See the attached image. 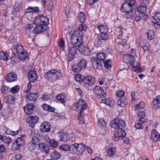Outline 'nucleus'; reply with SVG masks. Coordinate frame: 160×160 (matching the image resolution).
<instances>
[{
  "label": "nucleus",
  "instance_id": "5701e85b",
  "mask_svg": "<svg viewBox=\"0 0 160 160\" xmlns=\"http://www.w3.org/2000/svg\"><path fill=\"white\" fill-rule=\"evenodd\" d=\"M26 101H35L38 97L37 93H28L26 96Z\"/></svg>",
  "mask_w": 160,
  "mask_h": 160
},
{
  "label": "nucleus",
  "instance_id": "4468645a",
  "mask_svg": "<svg viewBox=\"0 0 160 160\" xmlns=\"http://www.w3.org/2000/svg\"><path fill=\"white\" fill-rule=\"evenodd\" d=\"M126 135L124 130L118 129V131L115 132L112 139L114 141H118L120 138H122Z\"/></svg>",
  "mask_w": 160,
  "mask_h": 160
},
{
  "label": "nucleus",
  "instance_id": "473e14b6",
  "mask_svg": "<svg viewBox=\"0 0 160 160\" xmlns=\"http://www.w3.org/2000/svg\"><path fill=\"white\" fill-rule=\"evenodd\" d=\"M4 130L7 134L12 135V136H14L15 135L18 134L19 132V130H17L16 131L14 132L12 131L10 129L5 127L4 128Z\"/></svg>",
  "mask_w": 160,
  "mask_h": 160
},
{
  "label": "nucleus",
  "instance_id": "a878e982",
  "mask_svg": "<svg viewBox=\"0 0 160 160\" xmlns=\"http://www.w3.org/2000/svg\"><path fill=\"white\" fill-rule=\"evenodd\" d=\"M56 98L58 100L60 101L62 103H65L67 100V95L64 93L59 94L56 96Z\"/></svg>",
  "mask_w": 160,
  "mask_h": 160
},
{
  "label": "nucleus",
  "instance_id": "3c124183",
  "mask_svg": "<svg viewBox=\"0 0 160 160\" xmlns=\"http://www.w3.org/2000/svg\"><path fill=\"white\" fill-rule=\"evenodd\" d=\"M19 86L18 85H16L10 89V92L13 94L15 93L18 92L19 89Z\"/></svg>",
  "mask_w": 160,
  "mask_h": 160
},
{
  "label": "nucleus",
  "instance_id": "a18cd8bd",
  "mask_svg": "<svg viewBox=\"0 0 160 160\" xmlns=\"http://www.w3.org/2000/svg\"><path fill=\"white\" fill-rule=\"evenodd\" d=\"M111 61L110 59H108L106 61H104L103 62L104 63V66L106 69L109 70L111 69L112 66L109 64V63Z\"/></svg>",
  "mask_w": 160,
  "mask_h": 160
},
{
  "label": "nucleus",
  "instance_id": "ddd939ff",
  "mask_svg": "<svg viewBox=\"0 0 160 160\" xmlns=\"http://www.w3.org/2000/svg\"><path fill=\"white\" fill-rule=\"evenodd\" d=\"M82 82L87 86H91L95 84L96 79L92 76L88 75L82 79Z\"/></svg>",
  "mask_w": 160,
  "mask_h": 160
},
{
  "label": "nucleus",
  "instance_id": "7ed1b4c3",
  "mask_svg": "<svg viewBox=\"0 0 160 160\" xmlns=\"http://www.w3.org/2000/svg\"><path fill=\"white\" fill-rule=\"evenodd\" d=\"M79 52L82 54L86 56H90L95 53L94 47L93 45H89L87 46L84 45L83 42L78 48Z\"/></svg>",
  "mask_w": 160,
  "mask_h": 160
},
{
  "label": "nucleus",
  "instance_id": "58836bf2",
  "mask_svg": "<svg viewBox=\"0 0 160 160\" xmlns=\"http://www.w3.org/2000/svg\"><path fill=\"white\" fill-rule=\"evenodd\" d=\"M123 28L121 27H118L116 29L115 33L117 35L118 38L122 36L123 34Z\"/></svg>",
  "mask_w": 160,
  "mask_h": 160
},
{
  "label": "nucleus",
  "instance_id": "c85d7f7f",
  "mask_svg": "<svg viewBox=\"0 0 160 160\" xmlns=\"http://www.w3.org/2000/svg\"><path fill=\"white\" fill-rule=\"evenodd\" d=\"M38 147L42 151H45L46 153H48L49 149L48 146L45 143L41 142L39 144Z\"/></svg>",
  "mask_w": 160,
  "mask_h": 160
},
{
  "label": "nucleus",
  "instance_id": "b1692460",
  "mask_svg": "<svg viewBox=\"0 0 160 160\" xmlns=\"http://www.w3.org/2000/svg\"><path fill=\"white\" fill-rule=\"evenodd\" d=\"M137 10L139 14H141L142 16H145V18H143L144 19L147 18V14L145 13L147 11V8L141 5L138 8Z\"/></svg>",
  "mask_w": 160,
  "mask_h": 160
},
{
  "label": "nucleus",
  "instance_id": "864d4df0",
  "mask_svg": "<svg viewBox=\"0 0 160 160\" xmlns=\"http://www.w3.org/2000/svg\"><path fill=\"white\" fill-rule=\"evenodd\" d=\"M49 142L51 146L53 148H56L58 146V142L53 139L49 140Z\"/></svg>",
  "mask_w": 160,
  "mask_h": 160
},
{
  "label": "nucleus",
  "instance_id": "e2e57ef3",
  "mask_svg": "<svg viewBox=\"0 0 160 160\" xmlns=\"http://www.w3.org/2000/svg\"><path fill=\"white\" fill-rule=\"evenodd\" d=\"M39 142V140L37 137L33 136L32 139V143L35 145L38 144Z\"/></svg>",
  "mask_w": 160,
  "mask_h": 160
},
{
  "label": "nucleus",
  "instance_id": "c756f323",
  "mask_svg": "<svg viewBox=\"0 0 160 160\" xmlns=\"http://www.w3.org/2000/svg\"><path fill=\"white\" fill-rule=\"evenodd\" d=\"M50 156L52 160H57L60 158L61 155L58 152L54 151L50 154Z\"/></svg>",
  "mask_w": 160,
  "mask_h": 160
},
{
  "label": "nucleus",
  "instance_id": "338daca9",
  "mask_svg": "<svg viewBox=\"0 0 160 160\" xmlns=\"http://www.w3.org/2000/svg\"><path fill=\"white\" fill-rule=\"evenodd\" d=\"M64 45V41L63 39L61 38L58 43V46L59 47L63 48L65 47Z\"/></svg>",
  "mask_w": 160,
  "mask_h": 160
},
{
  "label": "nucleus",
  "instance_id": "72a5a7b5",
  "mask_svg": "<svg viewBox=\"0 0 160 160\" xmlns=\"http://www.w3.org/2000/svg\"><path fill=\"white\" fill-rule=\"evenodd\" d=\"M15 99V98L11 95H8L5 98L6 102L10 104H12L14 102Z\"/></svg>",
  "mask_w": 160,
  "mask_h": 160
},
{
  "label": "nucleus",
  "instance_id": "c9c22d12",
  "mask_svg": "<svg viewBox=\"0 0 160 160\" xmlns=\"http://www.w3.org/2000/svg\"><path fill=\"white\" fill-rule=\"evenodd\" d=\"M107 154L109 157H111L114 155L116 153V148L110 147L107 150Z\"/></svg>",
  "mask_w": 160,
  "mask_h": 160
},
{
  "label": "nucleus",
  "instance_id": "9d476101",
  "mask_svg": "<svg viewBox=\"0 0 160 160\" xmlns=\"http://www.w3.org/2000/svg\"><path fill=\"white\" fill-rule=\"evenodd\" d=\"M93 92L95 94L97 95L98 97L99 98H105L107 96V94L104 92L103 89L99 86L95 87L93 89Z\"/></svg>",
  "mask_w": 160,
  "mask_h": 160
},
{
  "label": "nucleus",
  "instance_id": "4d7b16f0",
  "mask_svg": "<svg viewBox=\"0 0 160 160\" xmlns=\"http://www.w3.org/2000/svg\"><path fill=\"white\" fill-rule=\"evenodd\" d=\"M11 141L12 139L10 138L4 136L2 141L7 144H9Z\"/></svg>",
  "mask_w": 160,
  "mask_h": 160
},
{
  "label": "nucleus",
  "instance_id": "603ef678",
  "mask_svg": "<svg viewBox=\"0 0 160 160\" xmlns=\"http://www.w3.org/2000/svg\"><path fill=\"white\" fill-rule=\"evenodd\" d=\"M21 4L18 2H16L13 7L14 10L16 12L18 11L21 8Z\"/></svg>",
  "mask_w": 160,
  "mask_h": 160
},
{
  "label": "nucleus",
  "instance_id": "f257e3e1",
  "mask_svg": "<svg viewBox=\"0 0 160 160\" xmlns=\"http://www.w3.org/2000/svg\"><path fill=\"white\" fill-rule=\"evenodd\" d=\"M122 61L126 63H130L131 67L134 68V71L138 72H142V69L138 62L135 61L134 56L131 54H126L123 57Z\"/></svg>",
  "mask_w": 160,
  "mask_h": 160
},
{
  "label": "nucleus",
  "instance_id": "de8ad7c7",
  "mask_svg": "<svg viewBox=\"0 0 160 160\" xmlns=\"http://www.w3.org/2000/svg\"><path fill=\"white\" fill-rule=\"evenodd\" d=\"M16 50L17 54L21 52H23V51H24L23 46L19 44L16 46Z\"/></svg>",
  "mask_w": 160,
  "mask_h": 160
},
{
  "label": "nucleus",
  "instance_id": "49530a36",
  "mask_svg": "<svg viewBox=\"0 0 160 160\" xmlns=\"http://www.w3.org/2000/svg\"><path fill=\"white\" fill-rule=\"evenodd\" d=\"M138 116L140 118V120L142 122H144L145 121L144 117L145 116V113L143 111H139L138 113Z\"/></svg>",
  "mask_w": 160,
  "mask_h": 160
},
{
  "label": "nucleus",
  "instance_id": "2f4dec72",
  "mask_svg": "<svg viewBox=\"0 0 160 160\" xmlns=\"http://www.w3.org/2000/svg\"><path fill=\"white\" fill-rule=\"evenodd\" d=\"M39 8L37 7H32L30 6L25 10L26 14L29 12H36L38 11Z\"/></svg>",
  "mask_w": 160,
  "mask_h": 160
},
{
  "label": "nucleus",
  "instance_id": "f03ea898",
  "mask_svg": "<svg viewBox=\"0 0 160 160\" xmlns=\"http://www.w3.org/2000/svg\"><path fill=\"white\" fill-rule=\"evenodd\" d=\"M83 32L75 31L71 35V43L73 46L78 48L83 42Z\"/></svg>",
  "mask_w": 160,
  "mask_h": 160
},
{
  "label": "nucleus",
  "instance_id": "6e6d98bb",
  "mask_svg": "<svg viewBox=\"0 0 160 160\" xmlns=\"http://www.w3.org/2000/svg\"><path fill=\"white\" fill-rule=\"evenodd\" d=\"M144 103L143 102H140L138 104L135 106V109L137 110L139 108H142L144 107Z\"/></svg>",
  "mask_w": 160,
  "mask_h": 160
},
{
  "label": "nucleus",
  "instance_id": "dca6fc26",
  "mask_svg": "<svg viewBox=\"0 0 160 160\" xmlns=\"http://www.w3.org/2000/svg\"><path fill=\"white\" fill-rule=\"evenodd\" d=\"M155 21L152 22V24L156 28H158L160 27V13L157 12L153 16Z\"/></svg>",
  "mask_w": 160,
  "mask_h": 160
},
{
  "label": "nucleus",
  "instance_id": "5fc2aeb1",
  "mask_svg": "<svg viewBox=\"0 0 160 160\" xmlns=\"http://www.w3.org/2000/svg\"><path fill=\"white\" fill-rule=\"evenodd\" d=\"M106 122L102 118H100L98 120V125L100 127H104L105 126Z\"/></svg>",
  "mask_w": 160,
  "mask_h": 160
},
{
  "label": "nucleus",
  "instance_id": "e433bc0d",
  "mask_svg": "<svg viewBox=\"0 0 160 160\" xmlns=\"http://www.w3.org/2000/svg\"><path fill=\"white\" fill-rule=\"evenodd\" d=\"M98 28L101 33H107L108 31V29L107 26L104 25H99Z\"/></svg>",
  "mask_w": 160,
  "mask_h": 160
},
{
  "label": "nucleus",
  "instance_id": "13d9d810",
  "mask_svg": "<svg viewBox=\"0 0 160 160\" xmlns=\"http://www.w3.org/2000/svg\"><path fill=\"white\" fill-rule=\"evenodd\" d=\"M1 90L2 93H7L9 91V88L5 85H2Z\"/></svg>",
  "mask_w": 160,
  "mask_h": 160
},
{
  "label": "nucleus",
  "instance_id": "37998d69",
  "mask_svg": "<svg viewBox=\"0 0 160 160\" xmlns=\"http://www.w3.org/2000/svg\"><path fill=\"white\" fill-rule=\"evenodd\" d=\"M59 149L62 151L66 152L68 150H70V148L69 145L67 144H63L61 145L59 147Z\"/></svg>",
  "mask_w": 160,
  "mask_h": 160
},
{
  "label": "nucleus",
  "instance_id": "8fccbe9b",
  "mask_svg": "<svg viewBox=\"0 0 160 160\" xmlns=\"http://www.w3.org/2000/svg\"><path fill=\"white\" fill-rule=\"evenodd\" d=\"M87 29V26L85 24L81 23L79 25L78 29V32H82V31H85Z\"/></svg>",
  "mask_w": 160,
  "mask_h": 160
},
{
  "label": "nucleus",
  "instance_id": "cd10ccee",
  "mask_svg": "<svg viewBox=\"0 0 160 160\" xmlns=\"http://www.w3.org/2000/svg\"><path fill=\"white\" fill-rule=\"evenodd\" d=\"M160 138L159 133L155 129L152 130L151 132V138L154 141H157Z\"/></svg>",
  "mask_w": 160,
  "mask_h": 160
},
{
  "label": "nucleus",
  "instance_id": "9b49d317",
  "mask_svg": "<svg viewBox=\"0 0 160 160\" xmlns=\"http://www.w3.org/2000/svg\"><path fill=\"white\" fill-rule=\"evenodd\" d=\"M92 66L96 69L101 70L103 68L102 62L94 57H92L90 59Z\"/></svg>",
  "mask_w": 160,
  "mask_h": 160
},
{
  "label": "nucleus",
  "instance_id": "1a4fd4ad",
  "mask_svg": "<svg viewBox=\"0 0 160 160\" xmlns=\"http://www.w3.org/2000/svg\"><path fill=\"white\" fill-rule=\"evenodd\" d=\"M49 20L46 17L42 15L38 16L36 17L35 20L34 21V23L36 24H42V26L45 25L48 26L47 24L48 23Z\"/></svg>",
  "mask_w": 160,
  "mask_h": 160
},
{
  "label": "nucleus",
  "instance_id": "a19ab883",
  "mask_svg": "<svg viewBox=\"0 0 160 160\" xmlns=\"http://www.w3.org/2000/svg\"><path fill=\"white\" fill-rule=\"evenodd\" d=\"M58 135L60 137L61 140L62 141L65 142L68 141V138L67 134L64 133V132H61L59 133Z\"/></svg>",
  "mask_w": 160,
  "mask_h": 160
},
{
  "label": "nucleus",
  "instance_id": "412c9836",
  "mask_svg": "<svg viewBox=\"0 0 160 160\" xmlns=\"http://www.w3.org/2000/svg\"><path fill=\"white\" fill-rule=\"evenodd\" d=\"M50 124L47 122H45L43 123L40 127V130L41 132H45L50 131Z\"/></svg>",
  "mask_w": 160,
  "mask_h": 160
},
{
  "label": "nucleus",
  "instance_id": "aec40b11",
  "mask_svg": "<svg viewBox=\"0 0 160 160\" xmlns=\"http://www.w3.org/2000/svg\"><path fill=\"white\" fill-rule=\"evenodd\" d=\"M77 102L79 109L81 108L80 111V114H81V113H82L83 111L87 109V105L82 99H80L78 102Z\"/></svg>",
  "mask_w": 160,
  "mask_h": 160
},
{
  "label": "nucleus",
  "instance_id": "bf43d9fd",
  "mask_svg": "<svg viewBox=\"0 0 160 160\" xmlns=\"http://www.w3.org/2000/svg\"><path fill=\"white\" fill-rule=\"evenodd\" d=\"M124 92L122 91H118L117 92V96L119 98H124Z\"/></svg>",
  "mask_w": 160,
  "mask_h": 160
},
{
  "label": "nucleus",
  "instance_id": "f3484780",
  "mask_svg": "<svg viewBox=\"0 0 160 160\" xmlns=\"http://www.w3.org/2000/svg\"><path fill=\"white\" fill-rule=\"evenodd\" d=\"M151 105L153 108L155 109L160 108V96H158L154 98Z\"/></svg>",
  "mask_w": 160,
  "mask_h": 160
},
{
  "label": "nucleus",
  "instance_id": "052dcab7",
  "mask_svg": "<svg viewBox=\"0 0 160 160\" xmlns=\"http://www.w3.org/2000/svg\"><path fill=\"white\" fill-rule=\"evenodd\" d=\"M144 122H142L139 120V121H138L137 122L135 125V127L137 129H142L143 128V127L142 126V124Z\"/></svg>",
  "mask_w": 160,
  "mask_h": 160
},
{
  "label": "nucleus",
  "instance_id": "2eb2a0df",
  "mask_svg": "<svg viewBox=\"0 0 160 160\" xmlns=\"http://www.w3.org/2000/svg\"><path fill=\"white\" fill-rule=\"evenodd\" d=\"M38 120V117L36 116H30L26 119V121L28 122L30 126L31 127H33L35 124L37 123Z\"/></svg>",
  "mask_w": 160,
  "mask_h": 160
},
{
  "label": "nucleus",
  "instance_id": "7c9ffc66",
  "mask_svg": "<svg viewBox=\"0 0 160 160\" xmlns=\"http://www.w3.org/2000/svg\"><path fill=\"white\" fill-rule=\"evenodd\" d=\"M98 38L100 42H102L107 40L108 36L107 33H100L98 35Z\"/></svg>",
  "mask_w": 160,
  "mask_h": 160
},
{
  "label": "nucleus",
  "instance_id": "f704fd0d",
  "mask_svg": "<svg viewBox=\"0 0 160 160\" xmlns=\"http://www.w3.org/2000/svg\"><path fill=\"white\" fill-rule=\"evenodd\" d=\"M43 109L49 112H53L55 110V108L47 104H44L42 106Z\"/></svg>",
  "mask_w": 160,
  "mask_h": 160
},
{
  "label": "nucleus",
  "instance_id": "680f3d73",
  "mask_svg": "<svg viewBox=\"0 0 160 160\" xmlns=\"http://www.w3.org/2000/svg\"><path fill=\"white\" fill-rule=\"evenodd\" d=\"M21 146L18 144V143L15 141L12 144V149L17 150L19 149L20 147Z\"/></svg>",
  "mask_w": 160,
  "mask_h": 160
},
{
  "label": "nucleus",
  "instance_id": "393cba45",
  "mask_svg": "<svg viewBox=\"0 0 160 160\" xmlns=\"http://www.w3.org/2000/svg\"><path fill=\"white\" fill-rule=\"evenodd\" d=\"M23 108L25 112L27 114H31L33 111V105L32 104H27Z\"/></svg>",
  "mask_w": 160,
  "mask_h": 160
},
{
  "label": "nucleus",
  "instance_id": "bb28decb",
  "mask_svg": "<svg viewBox=\"0 0 160 160\" xmlns=\"http://www.w3.org/2000/svg\"><path fill=\"white\" fill-rule=\"evenodd\" d=\"M127 103V99L125 98H118L117 102V105L122 107H125Z\"/></svg>",
  "mask_w": 160,
  "mask_h": 160
},
{
  "label": "nucleus",
  "instance_id": "6ab92c4d",
  "mask_svg": "<svg viewBox=\"0 0 160 160\" xmlns=\"http://www.w3.org/2000/svg\"><path fill=\"white\" fill-rule=\"evenodd\" d=\"M28 78L30 82H34L37 78V73L34 71H30L28 73Z\"/></svg>",
  "mask_w": 160,
  "mask_h": 160
},
{
  "label": "nucleus",
  "instance_id": "4c0bfd02",
  "mask_svg": "<svg viewBox=\"0 0 160 160\" xmlns=\"http://www.w3.org/2000/svg\"><path fill=\"white\" fill-rule=\"evenodd\" d=\"M18 58L21 60H24L27 57V53L25 51H23V52L19 53L18 54Z\"/></svg>",
  "mask_w": 160,
  "mask_h": 160
},
{
  "label": "nucleus",
  "instance_id": "c03bdc74",
  "mask_svg": "<svg viewBox=\"0 0 160 160\" xmlns=\"http://www.w3.org/2000/svg\"><path fill=\"white\" fill-rule=\"evenodd\" d=\"M8 56L7 52H0V58L4 60L7 61L8 60Z\"/></svg>",
  "mask_w": 160,
  "mask_h": 160
},
{
  "label": "nucleus",
  "instance_id": "0eeeda50",
  "mask_svg": "<svg viewBox=\"0 0 160 160\" xmlns=\"http://www.w3.org/2000/svg\"><path fill=\"white\" fill-rule=\"evenodd\" d=\"M87 63L84 59H81L80 62L74 64L72 67V71L75 72H78L86 68Z\"/></svg>",
  "mask_w": 160,
  "mask_h": 160
},
{
  "label": "nucleus",
  "instance_id": "ea45409f",
  "mask_svg": "<svg viewBox=\"0 0 160 160\" xmlns=\"http://www.w3.org/2000/svg\"><path fill=\"white\" fill-rule=\"evenodd\" d=\"M78 19L80 22L82 23L84 22L86 20L85 16L83 12H80L78 14Z\"/></svg>",
  "mask_w": 160,
  "mask_h": 160
},
{
  "label": "nucleus",
  "instance_id": "39448f33",
  "mask_svg": "<svg viewBox=\"0 0 160 160\" xmlns=\"http://www.w3.org/2000/svg\"><path fill=\"white\" fill-rule=\"evenodd\" d=\"M111 127L115 129H122L124 128L126 126L125 121L121 119H116L111 122Z\"/></svg>",
  "mask_w": 160,
  "mask_h": 160
},
{
  "label": "nucleus",
  "instance_id": "f8f14e48",
  "mask_svg": "<svg viewBox=\"0 0 160 160\" xmlns=\"http://www.w3.org/2000/svg\"><path fill=\"white\" fill-rule=\"evenodd\" d=\"M77 47L73 46L68 49V52L67 58L68 61L70 62L74 58V56L77 51Z\"/></svg>",
  "mask_w": 160,
  "mask_h": 160
},
{
  "label": "nucleus",
  "instance_id": "4be33fe9",
  "mask_svg": "<svg viewBox=\"0 0 160 160\" xmlns=\"http://www.w3.org/2000/svg\"><path fill=\"white\" fill-rule=\"evenodd\" d=\"M17 79V75L13 72H11L8 74L6 77V79L8 82H12Z\"/></svg>",
  "mask_w": 160,
  "mask_h": 160
},
{
  "label": "nucleus",
  "instance_id": "20e7f679",
  "mask_svg": "<svg viewBox=\"0 0 160 160\" xmlns=\"http://www.w3.org/2000/svg\"><path fill=\"white\" fill-rule=\"evenodd\" d=\"M86 149L85 145L82 143H75L72 145L70 149L71 153L73 154L82 155Z\"/></svg>",
  "mask_w": 160,
  "mask_h": 160
},
{
  "label": "nucleus",
  "instance_id": "69168bd1",
  "mask_svg": "<svg viewBox=\"0 0 160 160\" xmlns=\"http://www.w3.org/2000/svg\"><path fill=\"white\" fill-rule=\"evenodd\" d=\"M71 108L73 110L76 111L78 110L79 109L77 102L74 103L72 106Z\"/></svg>",
  "mask_w": 160,
  "mask_h": 160
},
{
  "label": "nucleus",
  "instance_id": "0e129e2a",
  "mask_svg": "<svg viewBox=\"0 0 160 160\" xmlns=\"http://www.w3.org/2000/svg\"><path fill=\"white\" fill-rule=\"evenodd\" d=\"M147 35L148 38L150 40H152L154 37L153 33L152 31H150V32H148L147 33Z\"/></svg>",
  "mask_w": 160,
  "mask_h": 160
},
{
  "label": "nucleus",
  "instance_id": "09e8293b",
  "mask_svg": "<svg viewBox=\"0 0 160 160\" xmlns=\"http://www.w3.org/2000/svg\"><path fill=\"white\" fill-rule=\"evenodd\" d=\"M15 141L21 146H23L25 143L24 139L22 138H18Z\"/></svg>",
  "mask_w": 160,
  "mask_h": 160
},
{
  "label": "nucleus",
  "instance_id": "a211bd4d",
  "mask_svg": "<svg viewBox=\"0 0 160 160\" xmlns=\"http://www.w3.org/2000/svg\"><path fill=\"white\" fill-rule=\"evenodd\" d=\"M37 25L35 28L33 30V32L35 34L39 33L40 32L46 30L48 28V26L45 25L42 26V24H36Z\"/></svg>",
  "mask_w": 160,
  "mask_h": 160
},
{
  "label": "nucleus",
  "instance_id": "79ce46f5",
  "mask_svg": "<svg viewBox=\"0 0 160 160\" xmlns=\"http://www.w3.org/2000/svg\"><path fill=\"white\" fill-rule=\"evenodd\" d=\"M106 57V54L105 53L103 52H100L97 55V57L96 58L97 59H98L101 61L103 62Z\"/></svg>",
  "mask_w": 160,
  "mask_h": 160
},
{
  "label": "nucleus",
  "instance_id": "6e6552de",
  "mask_svg": "<svg viewBox=\"0 0 160 160\" xmlns=\"http://www.w3.org/2000/svg\"><path fill=\"white\" fill-rule=\"evenodd\" d=\"M135 2V0H127L126 2L122 5L121 10L124 12H130Z\"/></svg>",
  "mask_w": 160,
  "mask_h": 160
},
{
  "label": "nucleus",
  "instance_id": "774afa93",
  "mask_svg": "<svg viewBox=\"0 0 160 160\" xmlns=\"http://www.w3.org/2000/svg\"><path fill=\"white\" fill-rule=\"evenodd\" d=\"M149 2L148 0H143L142 2V5L146 8L149 6Z\"/></svg>",
  "mask_w": 160,
  "mask_h": 160
},
{
  "label": "nucleus",
  "instance_id": "423d86ee",
  "mask_svg": "<svg viewBox=\"0 0 160 160\" xmlns=\"http://www.w3.org/2000/svg\"><path fill=\"white\" fill-rule=\"evenodd\" d=\"M61 76V73L60 71L55 69L49 71L44 74V76L46 78H51L52 80H55L57 78Z\"/></svg>",
  "mask_w": 160,
  "mask_h": 160
}]
</instances>
